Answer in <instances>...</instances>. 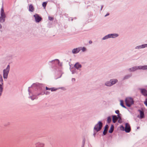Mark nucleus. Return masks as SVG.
<instances>
[{
  "label": "nucleus",
  "instance_id": "1",
  "mask_svg": "<svg viewBox=\"0 0 147 147\" xmlns=\"http://www.w3.org/2000/svg\"><path fill=\"white\" fill-rule=\"evenodd\" d=\"M126 104L128 107H130L131 105L133 104L134 101L133 99L131 98H126L125 100Z\"/></svg>",
  "mask_w": 147,
  "mask_h": 147
},
{
  "label": "nucleus",
  "instance_id": "2",
  "mask_svg": "<svg viewBox=\"0 0 147 147\" xmlns=\"http://www.w3.org/2000/svg\"><path fill=\"white\" fill-rule=\"evenodd\" d=\"M10 67L8 65L5 69L3 71V77L4 79H7Z\"/></svg>",
  "mask_w": 147,
  "mask_h": 147
},
{
  "label": "nucleus",
  "instance_id": "3",
  "mask_svg": "<svg viewBox=\"0 0 147 147\" xmlns=\"http://www.w3.org/2000/svg\"><path fill=\"white\" fill-rule=\"evenodd\" d=\"M102 125V123L100 121H99L98 123L95 125L94 128V129L96 131H98L101 129Z\"/></svg>",
  "mask_w": 147,
  "mask_h": 147
},
{
  "label": "nucleus",
  "instance_id": "4",
  "mask_svg": "<svg viewBox=\"0 0 147 147\" xmlns=\"http://www.w3.org/2000/svg\"><path fill=\"white\" fill-rule=\"evenodd\" d=\"M118 36V35L117 34H111V35H108L107 36H105V37H103L102 38L103 40H105V39H107L109 38H115V37H117Z\"/></svg>",
  "mask_w": 147,
  "mask_h": 147
},
{
  "label": "nucleus",
  "instance_id": "5",
  "mask_svg": "<svg viewBox=\"0 0 147 147\" xmlns=\"http://www.w3.org/2000/svg\"><path fill=\"white\" fill-rule=\"evenodd\" d=\"M125 131L127 133L129 132L130 131V125L128 123H127L125 124Z\"/></svg>",
  "mask_w": 147,
  "mask_h": 147
},
{
  "label": "nucleus",
  "instance_id": "6",
  "mask_svg": "<svg viewBox=\"0 0 147 147\" xmlns=\"http://www.w3.org/2000/svg\"><path fill=\"white\" fill-rule=\"evenodd\" d=\"M34 17L35 18V20L36 22H39L42 19L39 16V15L37 14H36L35 15H34Z\"/></svg>",
  "mask_w": 147,
  "mask_h": 147
},
{
  "label": "nucleus",
  "instance_id": "7",
  "mask_svg": "<svg viewBox=\"0 0 147 147\" xmlns=\"http://www.w3.org/2000/svg\"><path fill=\"white\" fill-rule=\"evenodd\" d=\"M45 144L43 143L38 142L35 144V147H44Z\"/></svg>",
  "mask_w": 147,
  "mask_h": 147
},
{
  "label": "nucleus",
  "instance_id": "8",
  "mask_svg": "<svg viewBox=\"0 0 147 147\" xmlns=\"http://www.w3.org/2000/svg\"><path fill=\"white\" fill-rule=\"evenodd\" d=\"M142 94L145 96H147V90L144 89H140Z\"/></svg>",
  "mask_w": 147,
  "mask_h": 147
},
{
  "label": "nucleus",
  "instance_id": "9",
  "mask_svg": "<svg viewBox=\"0 0 147 147\" xmlns=\"http://www.w3.org/2000/svg\"><path fill=\"white\" fill-rule=\"evenodd\" d=\"M139 69V68H138V66H136L134 67H132L130 69H129L130 71H134L137 70Z\"/></svg>",
  "mask_w": 147,
  "mask_h": 147
},
{
  "label": "nucleus",
  "instance_id": "10",
  "mask_svg": "<svg viewBox=\"0 0 147 147\" xmlns=\"http://www.w3.org/2000/svg\"><path fill=\"white\" fill-rule=\"evenodd\" d=\"M138 111L140 112V118L142 119L144 118V111L140 110H139Z\"/></svg>",
  "mask_w": 147,
  "mask_h": 147
},
{
  "label": "nucleus",
  "instance_id": "11",
  "mask_svg": "<svg viewBox=\"0 0 147 147\" xmlns=\"http://www.w3.org/2000/svg\"><path fill=\"white\" fill-rule=\"evenodd\" d=\"M80 51V49L78 48H76L72 50V53H77L79 52Z\"/></svg>",
  "mask_w": 147,
  "mask_h": 147
},
{
  "label": "nucleus",
  "instance_id": "12",
  "mask_svg": "<svg viewBox=\"0 0 147 147\" xmlns=\"http://www.w3.org/2000/svg\"><path fill=\"white\" fill-rule=\"evenodd\" d=\"M139 69L145 70L147 69V65L140 66H138Z\"/></svg>",
  "mask_w": 147,
  "mask_h": 147
},
{
  "label": "nucleus",
  "instance_id": "13",
  "mask_svg": "<svg viewBox=\"0 0 147 147\" xmlns=\"http://www.w3.org/2000/svg\"><path fill=\"white\" fill-rule=\"evenodd\" d=\"M108 125H106L105 127V129H104L103 134L104 135H105L107 131V129L108 128Z\"/></svg>",
  "mask_w": 147,
  "mask_h": 147
},
{
  "label": "nucleus",
  "instance_id": "14",
  "mask_svg": "<svg viewBox=\"0 0 147 147\" xmlns=\"http://www.w3.org/2000/svg\"><path fill=\"white\" fill-rule=\"evenodd\" d=\"M74 67L77 69H78L81 67V65L79 63H76L74 65Z\"/></svg>",
  "mask_w": 147,
  "mask_h": 147
},
{
  "label": "nucleus",
  "instance_id": "15",
  "mask_svg": "<svg viewBox=\"0 0 147 147\" xmlns=\"http://www.w3.org/2000/svg\"><path fill=\"white\" fill-rule=\"evenodd\" d=\"M34 10V8L33 6L32 5H30L29 6V11L31 12H33Z\"/></svg>",
  "mask_w": 147,
  "mask_h": 147
},
{
  "label": "nucleus",
  "instance_id": "16",
  "mask_svg": "<svg viewBox=\"0 0 147 147\" xmlns=\"http://www.w3.org/2000/svg\"><path fill=\"white\" fill-rule=\"evenodd\" d=\"M110 81L111 82V83L112 84V85H113L115 84L117 82V80L116 79H113L111 80Z\"/></svg>",
  "mask_w": 147,
  "mask_h": 147
},
{
  "label": "nucleus",
  "instance_id": "17",
  "mask_svg": "<svg viewBox=\"0 0 147 147\" xmlns=\"http://www.w3.org/2000/svg\"><path fill=\"white\" fill-rule=\"evenodd\" d=\"M118 119L117 117L115 115L113 117V121L114 123H115Z\"/></svg>",
  "mask_w": 147,
  "mask_h": 147
},
{
  "label": "nucleus",
  "instance_id": "18",
  "mask_svg": "<svg viewBox=\"0 0 147 147\" xmlns=\"http://www.w3.org/2000/svg\"><path fill=\"white\" fill-rule=\"evenodd\" d=\"M114 129V126L112 125H111L110 128V129L109 130V133H112Z\"/></svg>",
  "mask_w": 147,
  "mask_h": 147
},
{
  "label": "nucleus",
  "instance_id": "19",
  "mask_svg": "<svg viewBox=\"0 0 147 147\" xmlns=\"http://www.w3.org/2000/svg\"><path fill=\"white\" fill-rule=\"evenodd\" d=\"M3 84H0V96L1 95L2 92L3 90Z\"/></svg>",
  "mask_w": 147,
  "mask_h": 147
},
{
  "label": "nucleus",
  "instance_id": "20",
  "mask_svg": "<svg viewBox=\"0 0 147 147\" xmlns=\"http://www.w3.org/2000/svg\"><path fill=\"white\" fill-rule=\"evenodd\" d=\"M120 105L123 107L126 108L125 106L123 105V100H120Z\"/></svg>",
  "mask_w": 147,
  "mask_h": 147
},
{
  "label": "nucleus",
  "instance_id": "21",
  "mask_svg": "<svg viewBox=\"0 0 147 147\" xmlns=\"http://www.w3.org/2000/svg\"><path fill=\"white\" fill-rule=\"evenodd\" d=\"M5 21V18H3L2 17H0V22H3Z\"/></svg>",
  "mask_w": 147,
  "mask_h": 147
},
{
  "label": "nucleus",
  "instance_id": "22",
  "mask_svg": "<svg viewBox=\"0 0 147 147\" xmlns=\"http://www.w3.org/2000/svg\"><path fill=\"white\" fill-rule=\"evenodd\" d=\"M105 84L106 86H111L112 85V84L110 82H107L105 83Z\"/></svg>",
  "mask_w": 147,
  "mask_h": 147
},
{
  "label": "nucleus",
  "instance_id": "23",
  "mask_svg": "<svg viewBox=\"0 0 147 147\" xmlns=\"http://www.w3.org/2000/svg\"><path fill=\"white\" fill-rule=\"evenodd\" d=\"M0 82H1V83L2 84H3V81L2 78V77L1 75H0Z\"/></svg>",
  "mask_w": 147,
  "mask_h": 147
},
{
  "label": "nucleus",
  "instance_id": "24",
  "mask_svg": "<svg viewBox=\"0 0 147 147\" xmlns=\"http://www.w3.org/2000/svg\"><path fill=\"white\" fill-rule=\"evenodd\" d=\"M47 2H44L43 3H42V6H43V7H44V8H45L46 7V6L47 5Z\"/></svg>",
  "mask_w": 147,
  "mask_h": 147
},
{
  "label": "nucleus",
  "instance_id": "25",
  "mask_svg": "<svg viewBox=\"0 0 147 147\" xmlns=\"http://www.w3.org/2000/svg\"><path fill=\"white\" fill-rule=\"evenodd\" d=\"M107 122L108 123H110L111 120V118L110 117H109L107 118Z\"/></svg>",
  "mask_w": 147,
  "mask_h": 147
},
{
  "label": "nucleus",
  "instance_id": "26",
  "mask_svg": "<svg viewBox=\"0 0 147 147\" xmlns=\"http://www.w3.org/2000/svg\"><path fill=\"white\" fill-rule=\"evenodd\" d=\"M147 47V44H145V45H142L141 46H140V48H144L145 47Z\"/></svg>",
  "mask_w": 147,
  "mask_h": 147
},
{
  "label": "nucleus",
  "instance_id": "27",
  "mask_svg": "<svg viewBox=\"0 0 147 147\" xmlns=\"http://www.w3.org/2000/svg\"><path fill=\"white\" fill-rule=\"evenodd\" d=\"M1 16L3 18H5V15L4 13H1Z\"/></svg>",
  "mask_w": 147,
  "mask_h": 147
},
{
  "label": "nucleus",
  "instance_id": "28",
  "mask_svg": "<svg viewBox=\"0 0 147 147\" xmlns=\"http://www.w3.org/2000/svg\"><path fill=\"white\" fill-rule=\"evenodd\" d=\"M57 90V89H55L54 88H51V91H55Z\"/></svg>",
  "mask_w": 147,
  "mask_h": 147
},
{
  "label": "nucleus",
  "instance_id": "29",
  "mask_svg": "<svg viewBox=\"0 0 147 147\" xmlns=\"http://www.w3.org/2000/svg\"><path fill=\"white\" fill-rule=\"evenodd\" d=\"M4 13L3 9V7L1 8V13Z\"/></svg>",
  "mask_w": 147,
  "mask_h": 147
},
{
  "label": "nucleus",
  "instance_id": "30",
  "mask_svg": "<svg viewBox=\"0 0 147 147\" xmlns=\"http://www.w3.org/2000/svg\"><path fill=\"white\" fill-rule=\"evenodd\" d=\"M82 51H86V49L85 48H84V47H83L82 49Z\"/></svg>",
  "mask_w": 147,
  "mask_h": 147
},
{
  "label": "nucleus",
  "instance_id": "31",
  "mask_svg": "<svg viewBox=\"0 0 147 147\" xmlns=\"http://www.w3.org/2000/svg\"><path fill=\"white\" fill-rule=\"evenodd\" d=\"M129 76H125L124 77V79H127L128 78H129Z\"/></svg>",
  "mask_w": 147,
  "mask_h": 147
},
{
  "label": "nucleus",
  "instance_id": "32",
  "mask_svg": "<svg viewBox=\"0 0 147 147\" xmlns=\"http://www.w3.org/2000/svg\"><path fill=\"white\" fill-rule=\"evenodd\" d=\"M46 90H51V88H48L47 87H46Z\"/></svg>",
  "mask_w": 147,
  "mask_h": 147
},
{
  "label": "nucleus",
  "instance_id": "33",
  "mask_svg": "<svg viewBox=\"0 0 147 147\" xmlns=\"http://www.w3.org/2000/svg\"><path fill=\"white\" fill-rule=\"evenodd\" d=\"M49 20H53V18L51 17H49Z\"/></svg>",
  "mask_w": 147,
  "mask_h": 147
},
{
  "label": "nucleus",
  "instance_id": "34",
  "mask_svg": "<svg viewBox=\"0 0 147 147\" xmlns=\"http://www.w3.org/2000/svg\"><path fill=\"white\" fill-rule=\"evenodd\" d=\"M115 113L117 114H119V110H117L115 111Z\"/></svg>",
  "mask_w": 147,
  "mask_h": 147
},
{
  "label": "nucleus",
  "instance_id": "35",
  "mask_svg": "<svg viewBox=\"0 0 147 147\" xmlns=\"http://www.w3.org/2000/svg\"><path fill=\"white\" fill-rule=\"evenodd\" d=\"M144 104L146 105L147 106V100H146V101L144 102Z\"/></svg>",
  "mask_w": 147,
  "mask_h": 147
},
{
  "label": "nucleus",
  "instance_id": "36",
  "mask_svg": "<svg viewBox=\"0 0 147 147\" xmlns=\"http://www.w3.org/2000/svg\"><path fill=\"white\" fill-rule=\"evenodd\" d=\"M49 94V92H47L45 93V94H46L47 95V94Z\"/></svg>",
  "mask_w": 147,
  "mask_h": 147
},
{
  "label": "nucleus",
  "instance_id": "37",
  "mask_svg": "<svg viewBox=\"0 0 147 147\" xmlns=\"http://www.w3.org/2000/svg\"><path fill=\"white\" fill-rule=\"evenodd\" d=\"M89 43L90 44H91L92 43V41L90 40L89 41Z\"/></svg>",
  "mask_w": 147,
  "mask_h": 147
},
{
  "label": "nucleus",
  "instance_id": "38",
  "mask_svg": "<svg viewBox=\"0 0 147 147\" xmlns=\"http://www.w3.org/2000/svg\"><path fill=\"white\" fill-rule=\"evenodd\" d=\"M122 128L123 129H124V127L123 126H121V128Z\"/></svg>",
  "mask_w": 147,
  "mask_h": 147
},
{
  "label": "nucleus",
  "instance_id": "39",
  "mask_svg": "<svg viewBox=\"0 0 147 147\" xmlns=\"http://www.w3.org/2000/svg\"><path fill=\"white\" fill-rule=\"evenodd\" d=\"M2 28V26L1 24H0V28Z\"/></svg>",
  "mask_w": 147,
  "mask_h": 147
},
{
  "label": "nucleus",
  "instance_id": "40",
  "mask_svg": "<svg viewBox=\"0 0 147 147\" xmlns=\"http://www.w3.org/2000/svg\"><path fill=\"white\" fill-rule=\"evenodd\" d=\"M72 80H73V81H75V79L74 78V79H72Z\"/></svg>",
  "mask_w": 147,
  "mask_h": 147
},
{
  "label": "nucleus",
  "instance_id": "41",
  "mask_svg": "<svg viewBox=\"0 0 147 147\" xmlns=\"http://www.w3.org/2000/svg\"><path fill=\"white\" fill-rule=\"evenodd\" d=\"M109 15V14H107V15H106L105 16H107L108 15Z\"/></svg>",
  "mask_w": 147,
  "mask_h": 147
},
{
  "label": "nucleus",
  "instance_id": "42",
  "mask_svg": "<svg viewBox=\"0 0 147 147\" xmlns=\"http://www.w3.org/2000/svg\"><path fill=\"white\" fill-rule=\"evenodd\" d=\"M55 60H57V61H59V60L58 59H55Z\"/></svg>",
  "mask_w": 147,
  "mask_h": 147
},
{
  "label": "nucleus",
  "instance_id": "43",
  "mask_svg": "<svg viewBox=\"0 0 147 147\" xmlns=\"http://www.w3.org/2000/svg\"><path fill=\"white\" fill-rule=\"evenodd\" d=\"M118 117H119V115H118Z\"/></svg>",
  "mask_w": 147,
  "mask_h": 147
}]
</instances>
